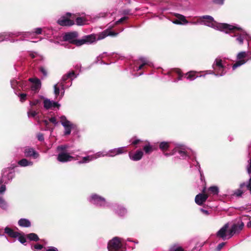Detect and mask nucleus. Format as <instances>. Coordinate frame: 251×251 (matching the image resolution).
I'll use <instances>...</instances> for the list:
<instances>
[{"label": "nucleus", "instance_id": "1", "mask_svg": "<svg viewBox=\"0 0 251 251\" xmlns=\"http://www.w3.org/2000/svg\"><path fill=\"white\" fill-rule=\"evenodd\" d=\"M190 23L194 25L202 24L224 32H227L229 30L234 28V26L230 25L217 23L212 17L208 15L200 17L197 22H190Z\"/></svg>", "mask_w": 251, "mask_h": 251}, {"label": "nucleus", "instance_id": "2", "mask_svg": "<svg viewBox=\"0 0 251 251\" xmlns=\"http://www.w3.org/2000/svg\"><path fill=\"white\" fill-rule=\"evenodd\" d=\"M234 26V28L231 30H229L226 33H233L231 35L232 37L236 38V41L240 45H243L244 40H245L248 42V45L249 47V53L251 54V37L250 35L239 26L237 25H231Z\"/></svg>", "mask_w": 251, "mask_h": 251}, {"label": "nucleus", "instance_id": "3", "mask_svg": "<svg viewBox=\"0 0 251 251\" xmlns=\"http://www.w3.org/2000/svg\"><path fill=\"white\" fill-rule=\"evenodd\" d=\"M117 34L118 33L107 29L98 34H93L83 36L82 38L79 39V41L78 42V46L92 44L97 41L102 40L108 36H116Z\"/></svg>", "mask_w": 251, "mask_h": 251}, {"label": "nucleus", "instance_id": "4", "mask_svg": "<svg viewBox=\"0 0 251 251\" xmlns=\"http://www.w3.org/2000/svg\"><path fill=\"white\" fill-rule=\"evenodd\" d=\"M42 29L41 28H36L34 29V32H3L0 33V42L4 40H8L10 38L13 36L18 37L22 36V40H24L26 38H31L34 36V33L36 34H41Z\"/></svg>", "mask_w": 251, "mask_h": 251}, {"label": "nucleus", "instance_id": "5", "mask_svg": "<svg viewBox=\"0 0 251 251\" xmlns=\"http://www.w3.org/2000/svg\"><path fill=\"white\" fill-rule=\"evenodd\" d=\"M212 68L215 71H208L209 74H214L216 76H223L226 73L225 67L224 65L222 59L218 57L217 58L212 65Z\"/></svg>", "mask_w": 251, "mask_h": 251}, {"label": "nucleus", "instance_id": "6", "mask_svg": "<svg viewBox=\"0 0 251 251\" xmlns=\"http://www.w3.org/2000/svg\"><path fill=\"white\" fill-rule=\"evenodd\" d=\"M60 123L64 128V135H68L71 134L72 129L75 128L76 126L68 120L65 116L60 117Z\"/></svg>", "mask_w": 251, "mask_h": 251}, {"label": "nucleus", "instance_id": "7", "mask_svg": "<svg viewBox=\"0 0 251 251\" xmlns=\"http://www.w3.org/2000/svg\"><path fill=\"white\" fill-rule=\"evenodd\" d=\"M121 241L118 237H114L110 240L107 246L109 251H124L122 250Z\"/></svg>", "mask_w": 251, "mask_h": 251}, {"label": "nucleus", "instance_id": "8", "mask_svg": "<svg viewBox=\"0 0 251 251\" xmlns=\"http://www.w3.org/2000/svg\"><path fill=\"white\" fill-rule=\"evenodd\" d=\"M77 37L78 33L76 31H73L65 33L63 36V40L78 47V42L79 41V39H77Z\"/></svg>", "mask_w": 251, "mask_h": 251}, {"label": "nucleus", "instance_id": "9", "mask_svg": "<svg viewBox=\"0 0 251 251\" xmlns=\"http://www.w3.org/2000/svg\"><path fill=\"white\" fill-rule=\"evenodd\" d=\"M247 53L245 51H241L239 52L237 55V61L233 64L232 66V69L234 70L237 67L241 66V65L245 64L247 60L244 59V58L247 56Z\"/></svg>", "mask_w": 251, "mask_h": 251}, {"label": "nucleus", "instance_id": "10", "mask_svg": "<svg viewBox=\"0 0 251 251\" xmlns=\"http://www.w3.org/2000/svg\"><path fill=\"white\" fill-rule=\"evenodd\" d=\"M23 152L26 157H32L33 159H37L39 157V153L33 148L30 147H25L24 148Z\"/></svg>", "mask_w": 251, "mask_h": 251}, {"label": "nucleus", "instance_id": "11", "mask_svg": "<svg viewBox=\"0 0 251 251\" xmlns=\"http://www.w3.org/2000/svg\"><path fill=\"white\" fill-rule=\"evenodd\" d=\"M244 226V223L242 221H239L238 223L233 224L231 229L229 230V234L228 237H231L234 234L238 233L241 231Z\"/></svg>", "mask_w": 251, "mask_h": 251}, {"label": "nucleus", "instance_id": "12", "mask_svg": "<svg viewBox=\"0 0 251 251\" xmlns=\"http://www.w3.org/2000/svg\"><path fill=\"white\" fill-rule=\"evenodd\" d=\"M229 225L227 223L225 224L217 233V236L222 238L223 240L229 239L231 237H228L229 234V230H228Z\"/></svg>", "mask_w": 251, "mask_h": 251}, {"label": "nucleus", "instance_id": "13", "mask_svg": "<svg viewBox=\"0 0 251 251\" xmlns=\"http://www.w3.org/2000/svg\"><path fill=\"white\" fill-rule=\"evenodd\" d=\"M88 201L90 203H99L101 204L106 202L104 198L96 194H93L90 195L88 198Z\"/></svg>", "mask_w": 251, "mask_h": 251}, {"label": "nucleus", "instance_id": "14", "mask_svg": "<svg viewBox=\"0 0 251 251\" xmlns=\"http://www.w3.org/2000/svg\"><path fill=\"white\" fill-rule=\"evenodd\" d=\"M41 98L44 100V107L46 109H52V108L56 107H59L60 106V104L57 102L50 100V99L45 98L44 97H42Z\"/></svg>", "mask_w": 251, "mask_h": 251}, {"label": "nucleus", "instance_id": "15", "mask_svg": "<svg viewBox=\"0 0 251 251\" xmlns=\"http://www.w3.org/2000/svg\"><path fill=\"white\" fill-rule=\"evenodd\" d=\"M244 186H246L248 190H250L251 193V177L249 180L248 182L246 184L245 183H241L240 185V189L236 190L234 193V195L237 197H240L244 193L243 190H241L243 189Z\"/></svg>", "mask_w": 251, "mask_h": 251}, {"label": "nucleus", "instance_id": "16", "mask_svg": "<svg viewBox=\"0 0 251 251\" xmlns=\"http://www.w3.org/2000/svg\"><path fill=\"white\" fill-rule=\"evenodd\" d=\"M73 156L70 155L66 152H60L57 156V160L61 162H66L74 159Z\"/></svg>", "mask_w": 251, "mask_h": 251}, {"label": "nucleus", "instance_id": "17", "mask_svg": "<svg viewBox=\"0 0 251 251\" xmlns=\"http://www.w3.org/2000/svg\"><path fill=\"white\" fill-rule=\"evenodd\" d=\"M126 152V147H122L109 150L108 151V155L109 157H114L117 155L121 154Z\"/></svg>", "mask_w": 251, "mask_h": 251}, {"label": "nucleus", "instance_id": "18", "mask_svg": "<svg viewBox=\"0 0 251 251\" xmlns=\"http://www.w3.org/2000/svg\"><path fill=\"white\" fill-rule=\"evenodd\" d=\"M29 80L32 83L31 89L32 91L37 92L40 89L41 83L40 80L38 78H30Z\"/></svg>", "mask_w": 251, "mask_h": 251}, {"label": "nucleus", "instance_id": "19", "mask_svg": "<svg viewBox=\"0 0 251 251\" xmlns=\"http://www.w3.org/2000/svg\"><path fill=\"white\" fill-rule=\"evenodd\" d=\"M14 177V173L13 172H10L7 174H5L4 172L1 178H0V184L4 183V184H7L9 183Z\"/></svg>", "mask_w": 251, "mask_h": 251}, {"label": "nucleus", "instance_id": "20", "mask_svg": "<svg viewBox=\"0 0 251 251\" xmlns=\"http://www.w3.org/2000/svg\"><path fill=\"white\" fill-rule=\"evenodd\" d=\"M143 156V152L142 151L139 150H137L134 153L131 152L129 153V158L133 161H138L140 160Z\"/></svg>", "mask_w": 251, "mask_h": 251}, {"label": "nucleus", "instance_id": "21", "mask_svg": "<svg viewBox=\"0 0 251 251\" xmlns=\"http://www.w3.org/2000/svg\"><path fill=\"white\" fill-rule=\"evenodd\" d=\"M57 23L61 26H71L74 24L73 21L66 18L65 17H62L57 21Z\"/></svg>", "mask_w": 251, "mask_h": 251}, {"label": "nucleus", "instance_id": "22", "mask_svg": "<svg viewBox=\"0 0 251 251\" xmlns=\"http://www.w3.org/2000/svg\"><path fill=\"white\" fill-rule=\"evenodd\" d=\"M176 151H178V153L180 155V156L182 158H185L186 157V156H187L186 152L184 151L179 149L178 147H176L175 149H174L173 150L172 153H164V155L166 156H169L174 154L175 153Z\"/></svg>", "mask_w": 251, "mask_h": 251}, {"label": "nucleus", "instance_id": "23", "mask_svg": "<svg viewBox=\"0 0 251 251\" xmlns=\"http://www.w3.org/2000/svg\"><path fill=\"white\" fill-rule=\"evenodd\" d=\"M207 198V196L204 194H199L195 197V202L197 204H202Z\"/></svg>", "mask_w": 251, "mask_h": 251}, {"label": "nucleus", "instance_id": "24", "mask_svg": "<svg viewBox=\"0 0 251 251\" xmlns=\"http://www.w3.org/2000/svg\"><path fill=\"white\" fill-rule=\"evenodd\" d=\"M4 232L12 238H17L20 235V233L14 231L13 229L8 227L5 228Z\"/></svg>", "mask_w": 251, "mask_h": 251}, {"label": "nucleus", "instance_id": "25", "mask_svg": "<svg viewBox=\"0 0 251 251\" xmlns=\"http://www.w3.org/2000/svg\"><path fill=\"white\" fill-rule=\"evenodd\" d=\"M19 166L21 167H27L31 166L33 165V162L30 160H28L26 158H23L19 160L18 162Z\"/></svg>", "mask_w": 251, "mask_h": 251}, {"label": "nucleus", "instance_id": "26", "mask_svg": "<svg viewBox=\"0 0 251 251\" xmlns=\"http://www.w3.org/2000/svg\"><path fill=\"white\" fill-rule=\"evenodd\" d=\"M24 83L21 81H18L16 79H12L11 81V85L13 89H15L16 88L23 87Z\"/></svg>", "mask_w": 251, "mask_h": 251}, {"label": "nucleus", "instance_id": "27", "mask_svg": "<svg viewBox=\"0 0 251 251\" xmlns=\"http://www.w3.org/2000/svg\"><path fill=\"white\" fill-rule=\"evenodd\" d=\"M18 225L22 227H29L31 226L30 222L27 219L22 218L19 220Z\"/></svg>", "mask_w": 251, "mask_h": 251}, {"label": "nucleus", "instance_id": "28", "mask_svg": "<svg viewBox=\"0 0 251 251\" xmlns=\"http://www.w3.org/2000/svg\"><path fill=\"white\" fill-rule=\"evenodd\" d=\"M140 60H141L142 64L138 67L134 68V70L138 71L139 70H141L145 65H150L149 61L146 58L142 57L140 59Z\"/></svg>", "mask_w": 251, "mask_h": 251}, {"label": "nucleus", "instance_id": "29", "mask_svg": "<svg viewBox=\"0 0 251 251\" xmlns=\"http://www.w3.org/2000/svg\"><path fill=\"white\" fill-rule=\"evenodd\" d=\"M94 157L93 154L88 155L87 156L83 157L81 160L78 161V164H83L88 163L92 160H94Z\"/></svg>", "mask_w": 251, "mask_h": 251}, {"label": "nucleus", "instance_id": "30", "mask_svg": "<svg viewBox=\"0 0 251 251\" xmlns=\"http://www.w3.org/2000/svg\"><path fill=\"white\" fill-rule=\"evenodd\" d=\"M196 72L191 71L186 73L185 75L186 78L190 81L195 79L199 76L196 75Z\"/></svg>", "mask_w": 251, "mask_h": 251}, {"label": "nucleus", "instance_id": "31", "mask_svg": "<svg viewBox=\"0 0 251 251\" xmlns=\"http://www.w3.org/2000/svg\"><path fill=\"white\" fill-rule=\"evenodd\" d=\"M117 207L116 208V213L119 216H123L125 215L126 212V209L124 208L121 205H117Z\"/></svg>", "mask_w": 251, "mask_h": 251}, {"label": "nucleus", "instance_id": "32", "mask_svg": "<svg viewBox=\"0 0 251 251\" xmlns=\"http://www.w3.org/2000/svg\"><path fill=\"white\" fill-rule=\"evenodd\" d=\"M108 151H99V152H97L96 153L94 154L93 156L94 157V159H96L101 157L108 156Z\"/></svg>", "mask_w": 251, "mask_h": 251}, {"label": "nucleus", "instance_id": "33", "mask_svg": "<svg viewBox=\"0 0 251 251\" xmlns=\"http://www.w3.org/2000/svg\"><path fill=\"white\" fill-rule=\"evenodd\" d=\"M143 150L145 153L147 154H149L153 151L152 146H151L150 144L145 145L143 147Z\"/></svg>", "mask_w": 251, "mask_h": 251}, {"label": "nucleus", "instance_id": "34", "mask_svg": "<svg viewBox=\"0 0 251 251\" xmlns=\"http://www.w3.org/2000/svg\"><path fill=\"white\" fill-rule=\"evenodd\" d=\"M27 238L31 241H37L39 240V237L35 233H31L27 235Z\"/></svg>", "mask_w": 251, "mask_h": 251}, {"label": "nucleus", "instance_id": "35", "mask_svg": "<svg viewBox=\"0 0 251 251\" xmlns=\"http://www.w3.org/2000/svg\"><path fill=\"white\" fill-rule=\"evenodd\" d=\"M170 147L169 143L167 142H162L160 143L159 148L162 151L167 150Z\"/></svg>", "mask_w": 251, "mask_h": 251}, {"label": "nucleus", "instance_id": "36", "mask_svg": "<svg viewBox=\"0 0 251 251\" xmlns=\"http://www.w3.org/2000/svg\"><path fill=\"white\" fill-rule=\"evenodd\" d=\"M72 76H74L75 77H76V75H75V74L74 72H69L66 75H64L62 78V80L63 81H65L69 78H71Z\"/></svg>", "mask_w": 251, "mask_h": 251}, {"label": "nucleus", "instance_id": "37", "mask_svg": "<svg viewBox=\"0 0 251 251\" xmlns=\"http://www.w3.org/2000/svg\"><path fill=\"white\" fill-rule=\"evenodd\" d=\"M209 191L213 195H218L219 193V188L217 186H213L209 188Z\"/></svg>", "mask_w": 251, "mask_h": 251}, {"label": "nucleus", "instance_id": "38", "mask_svg": "<svg viewBox=\"0 0 251 251\" xmlns=\"http://www.w3.org/2000/svg\"><path fill=\"white\" fill-rule=\"evenodd\" d=\"M176 16L177 17V18L179 20V21L182 22V24H187L189 22L186 19L185 17L180 14H177Z\"/></svg>", "mask_w": 251, "mask_h": 251}, {"label": "nucleus", "instance_id": "39", "mask_svg": "<svg viewBox=\"0 0 251 251\" xmlns=\"http://www.w3.org/2000/svg\"><path fill=\"white\" fill-rule=\"evenodd\" d=\"M38 114L35 110L32 109L31 108H29L27 112V116L29 118L30 117H35Z\"/></svg>", "mask_w": 251, "mask_h": 251}, {"label": "nucleus", "instance_id": "40", "mask_svg": "<svg viewBox=\"0 0 251 251\" xmlns=\"http://www.w3.org/2000/svg\"><path fill=\"white\" fill-rule=\"evenodd\" d=\"M200 211L205 215H208L211 212V209L208 207V206L204 207L203 208H201Z\"/></svg>", "mask_w": 251, "mask_h": 251}, {"label": "nucleus", "instance_id": "41", "mask_svg": "<svg viewBox=\"0 0 251 251\" xmlns=\"http://www.w3.org/2000/svg\"><path fill=\"white\" fill-rule=\"evenodd\" d=\"M183 250L180 246L175 245L172 246L170 249V251H183Z\"/></svg>", "mask_w": 251, "mask_h": 251}, {"label": "nucleus", "instance_id": "42", "mask_svg": "<svg viewBox=\"0 0 251 251\" xmlns=\"http://www.w3.org/2000/svg\"><path fill=\"white\" fill-rule=\"evenodd\" d=\"M85 20L82 17H77L76 19V23L77 25H81L85 24Z\"/></svg>", "mask_w": 251, "mask_h": 251}, {"label": "nucleus", "instance_id": "43", "mask_svg": "<svg viewBox=\"0 0 251 251\" xmlns=\"http://www.w3.org/2000/svg\"><path fill=\"white\" fill-rule=\"evenodd\" d=\"M68 148V146L65 145H60L57 147L56 150L58 152H65L66 150Z\"/></svg>", "mask_w": 251, "mask_h": 251}, {"label": "nucleus", "instance_id": "44", "mask_svg": "<svg viewBox=\"0 0 251 251\" xmlns=\"http://www.w3.org/2000/svg\"><path fill=\"white\" fill-rule=\"evenodd\" d=\"M41 103V101L39 100H34L33 101H31L29 102V104L31 106L35 105H39Z\"/></svg>", "mask_w": 251, "mask_h": 251}, {"label": "nucleus", "instance_id": "45", "mask_svg": "<svg viewBox=\"0 0 251 251\" xmlns=\"http://www.w3.org/2000/svg\"><path fill=\"white\" fill-rule=\"evenodd\" d=\"M54 88V93L55 95V97H57L59 94V88L57 86V84H56L53 86Z\"/></svg>", "mask_w": 251, "mask_h": 251}, {"label": "nucleus", "instance_id": "46", "mask_svg": "<svg viewBox=\"0 0 251 251\" xmlns=\"http://www.w3.org/2000/svg\"><path fill=\"white\" fill-rule=\"evenodd\" d=\"M18 237V240L22 244H24L26 242L25 238L24 236L21 235L20 233V235Z\"/></svg>", "mask_w": 251, "mask_h": 251}, {"label": "nucleus", "instance_id": "47", "mask_svg": "<svg viewBox=\"0 0 251 251\" xmlns=\"http://www.w3.org/2000/svg\"><path fill=\"white\" fill-rule=\"evenodd\" d=\"M40 71L45 76L47 75V71L45 68L44 67H41L40 68Z\"/></svg>", "mask_w": 251, "mask_h": 251}, {"label": "nucleus", "instance_id": "48", "mask_svg": "<svg viewBox=\"0 0 251 251\" xmlns=\"http://www.w3.org/2000/svg\"><path fill=\"white\" fill-rule=\"evenodd\" d=\"M20 100L23 102L26 100V95L25 93L20 94L19 95Z\"/></svg>", "mask_w": 251, "mask_h": 251}, {"label": "nucleus", "instance_id": "49", "mask_svg": "<svg viewBox=\"0 0 251 251\" xmlns=\"http://www.w3.org/2000/svg\"><path fill=\"white\" fill-rule=\"evenodd\" d=\"M6 191V186L5 185H1L0 186V195L3 194Z\"/></svg>", "mask_w": 251, "mask_h": 251}, {"label": "nucleus", "instance_id": "50", "mask_svg": "<svg viewBox=\"0 0 251 251\" xmlns=\"http://www.w3.org/2000/svg\"><path fill=\"white\" fill-rule=\"evenodd\" d=\"M49 121L50 122L52 123L54 125H57L58 124L56 119L54 117H51L50 118Z\"/></svg>", "mask_w": 251, "mask_h": 251}, {"label": "nucleus", "instance_id": "51", "mask_svg": "<svg viewBox=\"0 0 251 251\" xmlns=\"http://www.w3.org/2000/svg\"><path fill=\"white\" fill-rule=\"evenodd\" d=\"M43 246L40 244H36L34 246L33 250H40L43 248Z\"/></svg>", "mask_w": 251, "mask_h": 251}, {"label": "nucleus", "instance_id": "52", "mask_svg": "<svg viewBox=\"0 0 251 251\" xmlns=\"http://www.w3.org/2000/svg\"><path fill=\"white\" fill-rule=\"evenodd\" d=\"M225 245V243H224V242L219 244L217 247V251H220L223 248V247Z\"/></svg>", "mask_w": 251, "mask_h": 251}, {"label": "nucleus", "instance_id": "53", "mask_svg": "<svg viewBox=\"0 0 251 251\" xmlns=\"http://www.w3.org/2000/svg\"><path fill=\"white\" fill-rule=\"evenodd\" d=\"M46 251H58V249L54 247H49L47 249Z\"/></svg>", "mask_w": 251, "mask_h": 251}, {"label": "nucleus", "instance_id": "54", "mask_svg": "<svg viewBox=\"0 0 251 251\" xmlns=\"http://www.w3.org/2000/svg\"><path fill=\"white\" fill-rule=\"evenodd\" d=\"M247 171L249 174L251 173V159L249 161V165L247 167Z\"/></svg>", "mask_w": 251, "mask_h": 251}, {"label": "nucleus", "instance_id": "55", "mask_svg": "<svg viewBox=\"0 0 251 251\" xmlns=\"http://www.w3.org/2000/svg\"><path fill=\"white\" fill-rule=\"evenodd\" d=\"M197 164L198 166V170H199V171L200 172V176H201V180H202L203 178H204V176H203V174H202V172H201V170H200V164L198 162H197Z\"/></svg>", "mask_w": 251, "mask_h": 251}, {"label": "nucleus", "instance_id": "56", "mask_svg": "<svg viewBox=\"0 0 251 251\" xmlns=\"http://www.w3.org/2000/svg\"><path fill=\"white\" fill-rule=\"evenodd\" d=\"M176 73L178 75V80H181L182 77L183 76L181 74V71L179 70H176Z\"/></svg>", "mask_w": 251, "mask_h": 251}, {"label": "nucleus", "instance_id": "57", "mask_svg": "<svg viewBox=\"0 0 251 251\" xmlns=\"http://www.w3.org/2000/svg\"><path fill=\"white\" fill-rule=\"evenodd\" d=\"M126 17H124L122 18H121L119 20L117 21L116 23H115V24L116 25H117V24H120V23H122L123 22V21H124L125 20H126Z\"/></svg>", "mask_w": 251, "mask_h": 251}, {"label": "nucleus", "instance_id": "58", "mask_svg": "<svg viewBox=\"0 0 251 251\" xmlns=\"http://www.w3.org/2000/svg\"><path fill=\"white\" fill-rule=\"evenodd\" d=\"M37 138L38 140H39L40 141H42L44 139V136L42 134H39L37 135Z\"/></svg>", "mask_w": 251, "mask_h": 251}, {"label": "nucleus", "instance_id": "59", "mask_svg": "<svg viewBox=\"0 0 251 251\" xmlns=\"http://www.w3.org/2000/svg\"><path fill=\"white\" fill-rule=\"evenodd\" d=\"M214 2L216 4L222 5L224 2V0H214Z\"/></svg>", "mask_w": 251, "mask_h": 251}, {"label": "nucleus", "instance_id": "60", "mask_svg": "<svg viewBox=\"0 0 251 251\" xmlns=\"http://www.w3.org/2000/svg\"><path fill=\"white\" fill-rule=\"evenodd\" d=\"M173 23L175 24H176V25H181L182 24V22H181L179 19L178 20H176L174 21H173Z\"/></svg>", "mask_w": 251, "mask_h": 251}, {"label": "nucleus", "instance_id": "61", "mask_svg": "<svg viewBox=\"0 0 251 251\" xmlns=\"http://www.w3.org/2000/svg\"><path fill=\"white\" fill-rule=\"evenodd\" d=\"M62 89L63 90V92L61 93V97H63V96L64 95V85L63 84H61Z\"/></svg>", "mask_w": 251, "mask_h": 251}, {"label": "nucleus", "instance_id": "62", "mask_svg": "<svg viewBox=\"0 0 251 251\" xmlns=\"http://www.w3.org/2000/svg\"><path fill=\"white\" fill-rule=\"evenodd\" d=\"M140 141V140L139 139H136V140H135L134 141H133L132 142V144L133 145H136Z\"/></svg>", "mask_w": 251, "mask_h": 251}, {"label": "nucleus", "instance_id": "63", "mask_svg": "<svg viewBox=\"0 0 251 251\" xmlns=\"http://www.w3.org/2000/svg\"><path fill=\"white\" fill-rule=\"evenodd\" d=\"M7 205H1L0 204V208L3 210H5L7 209Z\"/></svg>", "mask_w": 251, "mask_h": 251}, {"label": "nucleus", "instance_id": "64", "mask_svg": "<svg viewBox=\"0 0 251 251\" xmlns=\"http://www.w3.org/2000/svg\"><path fill=\"white\" fill-rule=\"evenodd\" d=\"M29 55L31 56V57L32 58H34L36 56V53L31 52V53H30Z\"/></svg>", "mask_w": 251, "mask_h": 251}]
</instances>
